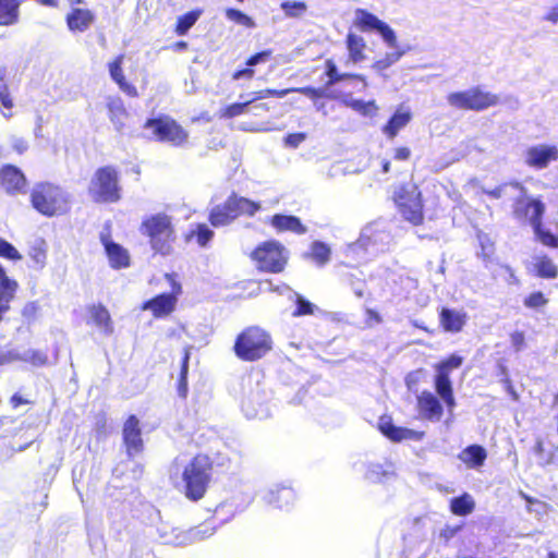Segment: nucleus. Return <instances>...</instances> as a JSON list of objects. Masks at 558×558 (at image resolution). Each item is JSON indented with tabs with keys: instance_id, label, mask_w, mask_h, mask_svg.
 Masks as SVG:
<instances>
[{
	"instance_id": "obj_10",
	"label": "nucleus",
	"mask_w": 558,
	"mask_h": 558,
	"mask_svg": "<svg viewBox=\"0 0 558 558\" xmlns=\"http://www.w3.org/2000/svg\"><path fill=\"white\" fill-rule=\"evenodd\" d=\"M447 101L454 109L480 112L497 106L500 98L480 86H474L469 89L449 93Z\"/></svg>"
},
{
	"instance_id": "obj_8",
	"label": "nucleus",
	"mask_w": 558,
	"mask_h": 558,
	"mask_svg": "<svg viewBox=\"0 0 558 558\" xmlns=\"http://www.w3.org/2000/svg\"><path fill=\"white\" fill-rule=\"evenodd\" d=\"M250 258L259 272L281 274L288 265L289 253L279 241L267 240L254 247Z\"/></svg>"
},
{
	"instance_id": "obj_3",
	"label": "nucleus",
	"mask_w": 558,
	"mask_h": 558,
	"mask_svg": "<svg viewBox=\"0 0 558 558\" xmlns=\"http://www.w3.org/2000/svg\"><path fill=\"white\" fill-rule=\"evenodd\" d=\"M88 195L95 204H116L122 199L120 170L112 165L98 167L89 181Z\"/></svg>"
},
{
	"instance_id": "obj_64",
	"label": "nucleus",
	"mask_w": 558,
	"mask_h": 558,
	"mask_svg": "<svg viewBox=\"0 0 558 558\" xmlns=\"http://www.w3.org/2000/svg\"><path fill=\"white\" fill-rule=\"evenodd\" d=\"M13 149L17 153V154H23L27 150L28 148V145L27 143L24 141V140H16L14 143H13Z\"/></svg>"
},
{
	"instance_id": "obj_32",
	"label": "nucleus",
	"mask_w": 558,
	"mask_h": 558,
	"mask_svg": "<svg viewBox=\"0 0 558 558\" xmlns=\"http://www.w3.org/2000/svg\"><path fill=\"white\" fill-rule=\"evenodd\" d=\"M14 100L10 92L5 68H0V111L9 119L13 116Z\"/></svg>"
},
{
	"instance_id": "obj_25",
	"label": "nucleus",
	"mask_w": 558,
	"mask_h": 558,
	"mask_svg": "<svg viewBox=\"0 0 558 558\" xmlns=\"http://www.w3.org/2000/svg\"><path fill=\"white\" fill-rule=\"evenodd\" d=\"M87 312L90 323L102 330L104 333L111 335L113 332L111 315L104 304H92L88 306Z\"/></svg>"
},
{
	"instance_id": "obj_9",
	"label": "nucleus",
	"mask_w": 558,
	"mask_h": 558,
	"mask_svg": "<svg viewBox=\"0 0 558 558\" xmlns=\"http://www.w3.org/2000/svg\"><path fill=\"white\" fill-rule=\"evenodd\" d=\"M143 126L150 130L151 137L157 142L167 143L173 147H183L189 143V132L170 116L160 114L149 118Z\"/></svg>"
},
{
	"instance_id": "obj_39",
	"label": "nucleus",
	"mask_w": 558,
	"mask_h": 558,
	"mask_svg": "<svg viewBox=\"0 0 558 558\" xmlns=\"http://www.w3.org/2000/svg\"><path fill=\"white\" fill-rule=\"evenodd\" d=\"M294 304L295 308L292 312L293 317L311 316L317 311V306L315 304L299 293H295Z\"/></svg>"
},
{
	"instance_id": "obj_49",
	"label": "nucleus",
	"mask_w": 558,
	"mask_h": 558,
	"mask_svg": "<svg viewBox=\"0 0 558 558\" xmlns=\"http://www.w3.org/2000/svg\"><path fill=\"white\" fill-rule=\"evenodd\" d=\"M289 94V89H272V88H265L253 93V97L248 99L247 101H251L253 104L256 100L268 98V97H277L282 98Z\"/></svg>"
},
{
	"instance_id": "obj_44",
	"label": "nucleus",
	"mask_w": 558,
	"mask_h": 558,
	"mask_svg": "<svg viewBox=\"0 0 558 558\" xmlns=\"http://www.w3.org/2000/svg\"><path fill=\"white\" fill-rule=\"evenodd\" d=\"M29 257L36 267L43 268L45 266L47 260V248L44 242L37 243L31 247Z\"/></svg>"
},
{
	"instance_id": "obj_18",
	"label": "nucleus",
	"mask_w": 558,
	"mask_h": 558,
	"mask_svg": "<svg viewBox=\"0 0 558 558\" xmlns=\"http://www.w3.org/2000/svg\"><path fill=\"white\" fill-rule=\"evenodd\" d=\"M538 206H541L538 218L539 220H543V216L545 214L544 203L538 198L526 197L525 192L524 194H520V196L514 199L512 214L518 219L529 218L530 223L533 227L535 223V216L537 215Z\"/></svg>"
},
{
	"instance_id": "obj_19",
	"label": "nucleus",
	"mask_w": 558,
	"mask_h": 558,
	"mask_svg": "<svg viewBox=\"0 0 558 558\" xmlns=\"http://www.w3.org/2000/svg\"><path fill=\"white\" fill-rule=\"evenodd\" d=\"M378 429L392 442H400L408 439L421 440L424 437V432L396 426L391 417H381L378 422Z\"/></svg>"
},
{
	"instance_id": "obj_11",
	"label": "nucleus",
	"mask_w": 558,
	"mask_h": 558,
	"mask_svg": "<svg viewBox=\"0 0 558 558\" xmlns=\"http://www.w3.org/2000/svg\"><path fill=\"white\" fill-rule=\"evenodd\" d=\"M462 363V356L450 354L434 366L436 371L434 378L435 390L449 410H452L456 407V399L450 375L451 372L459 368Z\"/></svg>"
},
{
	"instance_id": "obj_28",
	"label": "nucleus",
	"mask_w": 558,
	"mask_h": 558,
	"mask_svg": "<svg viewBox=\"0 0 558 558\" xmlns=\"http://www.w3.org/2000/svg\"><path fill=\"white\" fill-rule=\"evenodd\" d=\"M270 225L278 231H291L296 234H304L306 227L301 222L300 218L291 215L276 214L270 218Z\"/></svg>"
},
{
	"instance_id": "obj_53",
	"label": "nucleus",
	"mask_w": 558,
	"mask_h": 558,
	"mask_svg": "<svg viewBox=\"0 0 558 558\" xmlns=\"http://www.w3.org/2000/svg\"><path fill=\"white\" fill-rule=\"evenodd\" d=\"M271 58H272V50L266 49V50L256 52V53L252 54L251 57H248L245 64L247 66H254L258 63L267 62Z\"/></svg>"
},
{
	"instance_id": "obj_37",
	"label": "nucleus",
	"mask_w": 558,
	"mask_h": 558,
	"mask_svg": "<svg viewBox=\"0 0 558 558\" xmlns=\"http://www.w3.org/2000/svg\"><path fill=\"white\" fill-rule=\"evenodd\" d=\"M202 10H192L179 16L174 25V33L179 36L185 35L197 22Z\"/></svg>"
},
{
	"instance_id": "obj_13",
	"label": "nucleus",
	"mask_w": 558,
	"mask_h": 558,
	"mask_svg": "<svg viewBox=\"0 0 558 558\" xmlns=\"http://www.w3.org/2000/svg\"><path fill=\"white\" fill-rule=\"evenodd\" d=\"M353 24L361 32H377L390 48L398 47L393 29L367 10L356 9Z\"/></svg>"
},
{
	"instance_id": "obj_6",
	"label": "nucleus",
	"mask_w": 558,
	"mask_h": 558,
	"mask_svg": "<svg viewBox=\"0 0 558 558\" xmlns=\"http://www.w3.org/2000/svg\"><path fill=\"white\" fill-rule=\"evenodd\" d=\"M31 204L43 216L53 217L69 210L70 198L60 185L39 182L31 192Z\"/></svg>"
},
{
	"instance_id": "obj_22",
	"label": "nucleus",
	"mask_w": 558,
	"mask_h": 558,
	"mask_svg": "<svg viewBox=\"0 0 558 558\" xmlns=\"http://www.w3.org/2000/svg\"><path fill=\"white\" fill-rule=\"evenodd\" d=\"M109 265L113 269L128 268L131 264L130 254L119 243L111 241L108 236L101 239Z\"/></svg>"
},
{
	"instance_id": "obj_29",
	"label": "nucleus",
	"mask_w": 558,
	"mask_h": 558,
	"mask_svg": "<svg viewBox=\"0 0 558 558\" xmlns=\"http://www.w3.org/2000/svg\"><path fill=\"white\" fill-rule=\"evenodd\" d=\"M214 231L206 223H195L184 233L185 243L195 242L199 247H206L214 239Z\"/></svg>"
},
{
	"instance_id": "obj_61",
	"label": "nucleus",
	"mask_w": 558,
	"mask_h": 558,
	"mask_svg": "<svg viewBox=\"0 0 558 558\" xmlns=\"http://www.w3.org/2000/svg\"><path fill=\"white\" fill-rule=\"evenodd\" d=\"M31 403V401H28L27 399H24L22 396H20L19 393H14L11 398H10V404L13 409H17L21 405H24V404H28Z\"/></svg>"
},
{
	"instance_id": "obj_55",
	"label": "nucleus",
	"mask_w": 558,
	"mask_h": 558,
	"mask_svg": "<svg viewBox=\"0 0 558 558\" xmlns=\"http://www.w3.org/2000/svg\"><path fill=\"white\" fill-rule=\"evenodd\" d=\"M342 81L359 83L361 84L362 88H366L368 85L366 77L360 73L340 72L338 76V83Z\"/></svg>"
},
{
	"instance_id": "obj_62",
	"label": "nucleus",
	"mask_w": 558,
	"mask_h": 558,
	"mask_svg": "<svg viewBox=\"0 0 558 558\" xmlns=\"http://www.w3.org/2000/svg\"><path fill=\"white\" fill-rule=\"evenodd\" d=\"M178 391H179V395L183 398L186 397V393H187V377H181L179 376V379H178Z\"/></svg>"
},
{
	"instance_id": "obj_50",
	"label": "nucleus",
	"mask_w": 558,
	"mask_h": 558,
	"mask_svg": "<svg viewBox=\"0 0 558 558\" xmlns=\"http://www.w3.org/2000/svg\"><path fill=\"white\" fill-rule=\"evenodd\" d=\"M339 73L336 62L332 59H327L325 61V74L328 77V81L326 82L325 87H330L337 84Z\"/></svg>"
},
{
	"instance_id": "obj_24",
	"label": "nucleus",
	"mask_w": 558,
	"mask_h": 558,
	"mask_svg": "<svg viewBox=\"0 0 558 558\" xmlns=\"http://www.w3.org/2000/svg\"><path fill=\"white\" fill-rule=\"evenodd\" d=\"M530 274L539 279L554 280L558 278V266L547 254L533 257Z\"/></svg>"
},
{
	"instance_id": "obj_4",
	"label": "nucleus",
	"mask_w": 558,
	"mask_h": 558,
	"mask_svg": "<svg viewBox=\"0 0 558 558\" xmlns=\"http://www.w3.org/2000/svg\"><path fill=\"white\" fill-rule=\"evenodd\" d=\"M272 338L259 326L245 327L236 336L233 352L244 362H255L266 356L272 350Z\"/></svg>"
},
{
	"instance_id": "obj_31",
	"label": "nucleus",
	"mask_w": 558,
	"mask_h": 558,
	"mask_svg": "<svg viewBox=\"0 0 558 558\" xmlns=\"http://www.w3.org/2000/svg\"><path fill=\"white\" fill-rule=\"evenodd\" d=\"M345 47L349 61L352 63H359L365 59L366 43L363 37L349 32L345 36Z\"/></svg>"
},
{
	"instance_id": "obj_7",
	"label": "nucleus",
	"mask_w": 558,
	"mask_h": 558,
	"mask_svg": "<svg viewBox=\"0 0 558 558\" xmlns=\"http://www.w3.org/2000/svg\"><path fill=\"white\" fill-rule=\"evenodd\" d=\"M260 208L258 202L231 193L222 204L210 209L208 221L215 228L225 227L242 215L253 217Z\"/></svg>"
},
{
	"instance_id": "obj_46",
	"label": "nucleus",
	"mask_w": 558,
	"mask_h": 558,
	"mask_svg": "<svg viewBox=\"0 0 558 558\" xmlns=\"http://www.w3.org/2000/svg\"><path fill=\"white\" fill-rule=\"evenodd\" d=\"M216 531V524L215 522L205 521L190 530V533L193 538H206L210 535H213Z\"/></svg>"
},
{
	"instance_id": "obj_12",
	"label": "nucleus",
	"mask_w": 558,
	"mask_h": 558,
	"mask_svg": "<svg viewBox=\"0 0 558 558\" xmlns=\"http://www.w3.org/2000/svg\"><path fill=\"white\" fill-rule=\"evenodd\" d=\"M166 279L171 284V292L160 293L145 301L141 305L142 311H149L155 318H163L171 315L178 303V296L182 292L181 284L175 281L174 275L166 274Z\"/></svg>"
},
{
	"instance_id": "obj_36",
	"label": "nucleus",
	"mask_w": 558,
	"mask_h": 558,
	"mask_svg": "<svg viewBox=\"0 0 558 558\" xmlns=\"http://www.w3.org/2000/svg\"><path fill=\"white\" fill-rule=\"evenodd\" d=\"M449 508L454 515L465 517L474 511L475 501L470 494L463 493L450 500Z\"/></svg>"
},
{
	"instance_id": "obj_60",
	"label": "nucleus",
	"mask_w": 558,
	"mask_h": 558,
	"mask_svg": "<svg viewBox=\"0 0 558 558\" xmlns=\"http://www.w3.org/2000/svg\"><path fill=\"white\" fill-rule=\"evenodd\" d=\"M189 362H190V351L189 349H184L181 367H180V375L181 377H187L189 373Z\"/></svg>"
},
{
	"instance_id": "obj_40",
	"label": "nucleus",
	"mask_w": 558,
	"mask_h": 558,
	"mask_svg": "<svg viewBox=\"0 0 558 558\" xmlns=\"http://www.w3.org/2000/svg\"><path fill=\"white\" fill-rule=\"evenodd\" d=\"M225 15L229 21L242 25L246 28H254L256 26L254 20L251 16L238 9L228 8L225 10Z\"/></svg>"
},
{
	"instance_id": "obj_34",
	"label": "nucleus",
	"mask_w": 558,
	"mask_h": 558,
	"mask_svg": "<svg viewBox=\"0 0 558 558\" xmlns=\"http://www.w3.org/2000/svg\"><path fill=\"white\" fill-rule=\"evenodd\" d=\"M541 206H538L537 215L535 216V223L532 227L535 239L545 247L556 250L558 248V234L553 233L549 229L543 226V220H539L538 215Z\"/></svg>"
},
{
	"instance_id": "obj_2",
	"label": "nucleus",
	"mask_w": 558,
	"mask_h": 558,
	"mask_svg": "<svg viewBox=\"0 0 558 558\" xmlns=\"http://www.w3.org/2000/svg\"><path fill=\"white\" fill-rule=\"evenodd\" d=\"M213 459L205 453L195 454L182 472L184 496L191 501L204 498L211 482Z\"/></svg>"
},
{
	"instance_id": "obj_45",
	"label": "nucleus",
	"mask_w": 558,
	"mask_h": 558,
	"mask_svg": "<svg viewBox=\"0 0 558 558\" xmlns=\"http://www.w3.org/2000/svg\"><path fill=\"white\" fill-rule=\"evenodd\" d=\"M16 289L17 282L10 279L7 276L4 268L0 265V292L5 293L8 298L12 300Z\"/></svg>"
},
{
	"instance_id": "obj_35",
	"label": "nucleus",
	"mask_w": 558,
	"mask_h": 558,
	"mask_svg": "<svg viewBox=\"0 0 558 558\" xmlns=\"http://www.w3.org/2000/svg\"><path fill=\"white\" fill-rule=\"evenodd\" d=\"M304 257L315 263L318 267H324L330 260L331 250L328 244L322 241H314Z\"/></svg>"
},
{
	"instance_id": "obj_54",
	"label": "nucleus",
	"mask_w": 558,
	"mask_h": 558,
	"mask_svg": "<svg viewBox=\"0 0 558 558\" xmlns=\"http://www.w3.org/2000/svg\"><path fill=\"white\" fill-rule=\"evenodd\" d=\"M511 347L515 352L522 351L526 347L525 333L522 330H514L510 333Z\"/></svg>"
},
{
	"instance_id": "obj_57",
	"label": "nucleus",
	"mask_w": 558,
	"mask_h": 558,
	"mask_svg": "<svg viewBox=\"0 0 558 558\" xmlns=\"http://www.w3.org/2000/svg\"><path fill=\"white\" fill-rule=\"evenodd\" d=\"M306 138V134L302 132L289 133L284 136V144L289 147L296 148Z\"/></svg>"
},
{
	"instance_id": "obj_56",
	"label": "nucleus",
	"mask_w": 558,
	"mask_h": 558,
	"mask_svg": "<svg viewBox=\"0 0 558 558\" xmlns=\"http://www.w3.org/2000/svg\"><path fill=\"white\" fill-rule=\"evenodd\" d=\"M462 530V525H446L440 532H439V538L442 541L445 545H447L450 539H452L460 531Z\"/></svg>"
},
{
	"instance_id": "obj_15",
	"label": "nucleus",
	"mask_w": 558,
	"mask_h": 558,
	"mask_svg": "<svg viewBox=\"0 0 558 558\" xmlns=\"http://www.w3.org/2000/svg\"><path fill=\"white\" fill-rule=\"evenodd\" d=\"M27 179L24 172L14 165L0 167V186L10 195L25 193Z\"/></svg>"
},
{
	"instance_id": "obj_41",
	"label": "nucleus",
	"mask_w": 558,
	"mask_h": 558,
	"mask_svg": "<svg viewBox=\"0 0 558 558\" xmlns=\"http://www.w3.org/2000/svg\"><path fill=\"white\" fill-rule=\"evenodd\" d=\"M549 303V299L542 291H533L530 292L523 299V305L527 310H541L547 306Z\"/></svg>"
},
{
	"instance_id": "obj_30",
	"label": "nucleus",
	"mask_w": 558,
	"mask_h": 558,
	"mask_svg": "<svg viewBox=\"0 0 558 558\" xmlns=\"http://www.w3.org/2000/svg\"><path fill=\"white\" fill-rule=\"evenodd\" d=\"M459 459L470 469L481 468L487 459V452L481 445H470L460 453Z\"/></svg>"
},
{
	"instance_id": "obj_58",
	"label": "nucleus",
	"mask_w": 558,
	"mask_h": 558,
	"mask_svg": "<svg viewBox=\"0 0 558 558\" xmlns=\"http://www.w3.org/2000/svg\"><path fill=\"white\" fill-rule=\"evenodd\" d=\"M255 75V71L253 66H247L244 69L236 70L232 73V80L238 81L241 78L252 80Z\"/></svg>"
},
{
	"instance_id": "obj_5",
	"label": "nucleus",
	"mask_w": 558,
	"mask_h": 558,
	"mask_svg": "<svg viewBox=\"0 0 558 558\" xmlns=\"http://www.w3.org/2000/svg\"><path fill=\"white\" fill-rule=\"evenodd\" d=\"M392 202L404 221L413 227L424 225V198L416 183L403 182L399 184L393 190Z\"/></svg>"
},
{
	"instance_id": "obj_26",
	"label": "nucleus",
	"mask_w": 558,
	"mask_h": 558,
	"mask_svg": "<svg viewBox=\"0 0 558 558\" xmlns=\"http://www.w3.org/2000/svg\"><path fill=\"white\" fill-rule=\"evenodd\" d=\"M412 119V113L409 109H397L389 118L387 123L383 126V133L390 140L395 138L400 130L405 128Z\"/></svg>"
},
{
	"instance_id": "obj_43",
	"label": "nucleus",
	"mask_w": 558,
	"mask_h": 558,
	"mask_svg": "<svg viewBox=\"0 0 558 558\" xmlns=\"http://www.w3.org/2000/svg\"><path fill=\"white\" fill-rule=\"evenodd\" d=\"M288 89H289V94L290 93H299V94L306 96L307 98H310L313 101H316L320 98L327 97L325 88H323V87L304 86V87H292V88H288Z\"/></svg>"
},
{
	"instance_id": "obj_33",
	"label": "nucleus",
	"mask_w": 558,
	"mask_h": 558,
	"mask_svg": "<svg viewBox=\"0 0 558 558\" xmlns=\"http://www.w3.org/2000/svg\"><path fill=\"white\" fill-rule=\"evenodd\" d=\"M20 0H0V26L15 25L20 21Z\"/></svg>"
},
{
	"instance_id": "obj_21",
	"label": "nucleus",
	"mask_w": 558,
	"mask_h": 558,
	"mask_svg": "<svg viewBox=\"0 0 558 558\" xmlns=\"http://www.w3.org/2000/svg\"><path fill=\"white\" fill-rule=\"evenodd\" d=\"M95 22V14L89 9L72 8L65 15V23L70 32L84 33Z\"/></svg>"
},
{
	"instance_id": "obj_1",
	"label": "nucleus",
	"mask_w": 558,
	"mask_h": 558,
	"mask_svg": "<svg viewBox=\"0 0 558 558\" xmlns=\"http://www.w3.org/2000/svg\"><path fill=\"white\" fill-rule=\"evenodd\" d=\"M141 234L155 255L169 256L174 251L177 229L173 218L166 213H156L145 216L140 225Z\"/></svg>"
},
{
	"instance_id": "obj_63",
	"label": "nucleus",
	"mask_w": 558,
	"mask_h": 558,
	"mask_svg": "<svg viewBox=\"0 0 558 558\" xmlns=\"http://www.w3.org/2000/svg\"><path fill=\"white\" fill-rule=\"evenodd\" d=\"M545 21L557 23L558 22V4L553 7L544 16Z\"/></svg>"
},
{
	"instance_id": "obj_17",
	"label": "nucleus",
	"mask_w": 558,
	"mask_h": 558,
	"mask_svg": "<svg viewBox=\"0 0 558 558\" xmlns=\"http://www.w3.org/2000/svg\"><path fill=\"white\" fill-rule=\"evenodd\" d=\"M124 58V54L120 53L108 63L109 75L124 95L137 98L140 96L137 87L126 80L123 72Z\"/></svg>"
},
{
	"instance_id": "obj_51",
	"label": "nucleus",
	"mask_w": 558,
	"mask_h": 558,
	"mask_svg": "<svg viewBox=\"0 0 558 558\" xmlns=\"http://www.w3.org/2000/svg\"><path fill=\"white\" fill-rule=\"evenodd\" d=\"M251 105V101H244V102H234L231 105H228L222 110V117L225 118H234L238 116H241L245 112L246 108Z\"/></svg>"
},
{
	"instance_id": "obj_59",
	"label": "nucleus",
	"mask_w": 558,
	"mask_h": 558,
	"mask_svg": "<svg viewBox=\"0 0 558 558\" xmlns=\"http://www.w3.org/2000/svg\"><path fill=\"white\" fill-rule=\"evenodd\" d=\"M410 157H411V150L409 147H405V146L398 147L393 151V158L396 160L405 161V160L410 159Z\"/></svg>"
},
{
	"instance_id": "obj_52",
	"label": "nucleus",
	"mask_w": 558,
	"mask_h": 558,
	"mask_svg": "<svg viewBox=\"0 0 558 558\" xmlns=\"http://www.w3.org/2000/svg\"><path fill=\"white\" fill-rule=\"evenodd\" d=\"M25 360L34 366H43L48 363V356L46 352L40 350L29 351Z\"/></svg>"
},
{
	"instance_id": "obj_14",
	"label": "nucleus",
	"mask_w": 558,
	"mask_h": 558,
	"mask_svg": "<svg viewBox=\"0 0 558 558\" xmlns=\"http://www.w3.org/2000/svg\"><path fill=\"white\" fill-rule=\"evenodd\" d=\"M122 439L129 458H133L144 450L140 420L136 415L131 414L126 417L122 428Z\"/></svg>"
},
{
	"instance_id": "obj_42",
	"label": "nucleus",
	"mask_w": 558,
	"mask_h": 558,
	"mask_svg": "<svg viewBox=\"0 0 558 558\" xmlns=\"http://www.w3.org/2000/svg\"><path fill=\"white\" fill-rule=\"evenodd\" d=\"M281 10L288 17H300L307 11V4L303 1H283Z\"/></svg>"
},
{
	"instance_id": "obj_48",
	"label": "nucleus",
	"mask_w": 558,
	"mask_h": 558,
	"mask_svg": "<svg viewBox=\"0 0 558 558\" xmlns=\"http://www.w3.org/2000/svg\"><path fill=\"white\" fill-rule=\"evenodd\" d=\"M402 56V50H396L390 53H387L384 58L376 60L373 63V68L378 71H383L392 65L393 63H396Z\"/></svg>"
},
{
	"instance_id": "obj_16",
	"label": "nucleus",
	"mask_w": 558,
	"mask_h": 558,
	"mask_svg": "<svg viewBox=\"0 0 558 558\" xmlns=\"http://www.w3.org/2000/svg\"><path fill=\"white\" fill-rule=\"evenodd\" d=\"M558 160L556 145H534L525 150V163L534 169H545Z\"/></svg>"
},
{
	"instance_id": "obj_38",
	"label": "nucleus",
	"mask_w": 558,
	"mask_h": 558,
	"mask_svg": "<svg viewBox=\"0 0 558 558\" xmlns=\"http://www.w3.org/2000/svg\"><path fill=\"white\" fill-rule=\"evenodd\" d=\"M508 190L518 191L520 194L526 192L525 186L519 181L504 182L492 190L484 191L489 198L499 199L507 195Z\"/></svg>"
},
{
	"instance_id": "obj_23",
	"label": "nucleus",
	"mask_w": 558,
	"mask_h": 558,
	"mask_svg": "<svg viewBox=\"0 0 558 558\" xmlns=\"http://www.w3.org/2000/svg\"><path fill=\"white\" fill-rule=\"evenodd\" d=\"M438 315L441 329L451 333L462 331L468 320L466 313L449 307H441Z\"/></svg>"
},
{
	"instance_id": "obj_20",
	"label": "nucleus",
	"mask_w": 558,
	"mask_h": 558,
	"mask_svg": "<svg viewBox=\"0 0 558 558\" xmlns=\"http://www.w3.org/2000/svg\"><path fill=\"white\" fill-rule=\"evenodd\" d=\"M417 410L428 421H440L444 415L439 399L428 390H424L417 396Z\"/></svg>"
},
{
	"instance_id": "obj_47",
	"label": "nucleus",
	"mask_w": 558,
	"mask_h": 558,
	"mask_svg": "<svg viewBox=\"0 0 558 558\" xmlns=\"http://www.w3.org/2000/svg\"><path fill=\"white\" fill-rule=\"evenodd\" d=\"M0 257L13 262L22 259V255L15 246L2 238H0Z\"/></svg>"
},
{
	"instance_id": "obj_27",
	"label": "nucleus",
	"mask_w": 558,
	"mask_h": 558,
	"mask_svg": "<svg viewBox=\"0 0 558 558\" xmlns=\"http://www.w3.org/2000/svg\"><path fill=\"white\" fill-rule=\"evenodd\" d=\"M106 108L108 111V117L110 121L116 125L117 131H122L124 128L123 120L129 116L123 99L117 95L110 96L107 99Z\"/></svg>"
}]
</instances>
